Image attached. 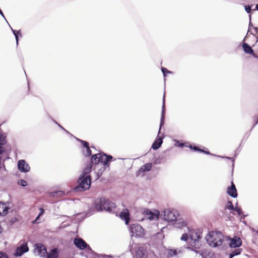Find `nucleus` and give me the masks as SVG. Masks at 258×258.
Segmentation results:
<instances>
[{"label": "nucleus", "mask_w": 258, "mask_h": 258, "mask_svg": "<svg viewBox=\"0 0 258 258\" xmlns=\"http://www.w3.org/2000/svg\"><path fill=\"white\" fill-rule=\"evenodd\" d=\"M64 195V192L62 190H58L50 193V196L53 198L61 197Z\"/></svg>", "instance_id": "nucleus-29"}, {"label": "nucleus", "mask_w": 258, "mask_h": 258, "mask_svg": "<svg viewBox=\"0 0 258 258\" xmlns=\"http://www.w3.org/2000/svg\"><path fill=\"white\" fill-rule=\"evenodd\" d=\"M132 236L141 237L144 235V230L142 227L138 224H133L129 227Z\"/></svg>", "instance_id": "nucleus-6"}, {"label": "nucleus", "mask_w": 258, "mask_h": 258, "mask_svg": "<svg viewBox=\"0 0 258 258\" xmlns=\"http://www.w3.org/2000/svg\"><path fill=\"white\" fill-rule=\"evenodd\" d=\"M18 168L22 172L27 173L30 171V167L24 160H20L18 162Z\"/></svg>", "instance_id": "nucleus-12"}, {"label": "nucleus", "mask_w": 258, "mask_h": 258, "mask_svg": "<svg viewBox=\"0 0 258 258\" xmlns=\"http://www.w3.org/2000/svg\"><path fill=\"white\" fill-rule=\"evenodd\" d=\"M252 26H253V25H252V23L250 22V23L249 24V29H250V28H251Z\"/></svg>", "instance_id": "nucleus-47"}, {"label": "nucleus", "mask_w": 258, "mask_h": 258, "mask_svg": "<svg viewBox=\"0 0 258 258\" xmlns=\"http://www.w3.org/2000/svg\"><path fill=\"white\" fill-rule=\"evenodd\" d=\"M165 95H164L163 98V104L162 106V113L161 117L160 123V128L158 132V134L160 133V130L162 126L164 125V118H165Z\"/></svg>", "instance_id": "nucleus-16"}, {"label": "nucleus", "mask_w": 258, "mask_h": 258, "mask_svg": "<svg viewBox=\"0 0 258 258\" xmlns=\"http://www.w3.org/2000/svg\"><path fill=\"white\" fill-rule=\"evenodd\" d=\"M39 210H40V213L38 215V216L36 217V219L35 220V222H36L37 221V220L39 219V217L42 215L44 212V210L42 208H40L39 209Z\"/></svg>", "instance_id": "nucleus-36"}, {"label": "nucleus", "mask_w": 258, "mask_h": 258, "mask_svg": "<svg viewBox=\"0 0 258 258\" xmlns=\"http://www.w3.org/2000/svg\"><path fill=\"white\" fill-rule=\"evenodd\" d=\"M92 168V165L91 163L88 164L86 167L84 169L82 174L80 176L86 177L89 176L88 173L91 171Z\"/></svg>", "instance_id": "nucleus-27"}, {"label": "nucleus", "mask_w": 258, "mask_h": 258, "mask_svg": "<svg viewBox=\"0 0 258 258\" xmlns=\"http://www.w3.org/2000/svg\"><path fill=\"white\" fill-rule=\"evenodd\" d=\"M34 253L35 254L43 256L47 253L45 246L41 243H37L35 245Z\"/></svg>", "instance_id": "nucleus-9"}, {"label": "nucleus", "mask_w": 258, "mask_h": 258, "mask_svg": "<svg viewBox=\"0 0 258 258\" xmlns=\"http://www.w3.org/2000/svg\"><path fill=\"white\" fill-rule=\"evenodd\" d=\"M174 225L176 228H182L184 227H186L187 225L186 221L183 219H178L175 220Z\"/></svg>", "instance_id": "nucleus-22"}, {"label": "nucleus", "mask_w": 258, "mask_h": 258, "mask_svg": "<svg viewBox=\"0 0 258 258\" xmlns=\"http://www.w3.org/2000/svg\"><path fill=\"white\" fill-rule=\"evenodd\" d=\"M78 185L74 187L75 192H81L89 188L91 185L90 176L86 177L80 176L78 180Z\"/></svg>", "instance_id": "nucleus-3"}, {"label": "nucleus", "mask_w": 258, "mask_h": 258, "mask_svg": "<svg viewBox=\"0 0 258 258\" xmlns=\"http://www.w3.org/2000/svg\"><path fill=\"white\" fill-rule=\"evenodd\" d=\"M203 152V153H206V154H210V152H208V151H204V152Z\"/></svg>", "instance_id": "nucleus-49"}, {"label": "nucleus", "mask_w": 258, "mask_h": 258, "mask_svg": "<svg viewBox=\"0 0 258 258\" xmlns=\"http://www.w3.org/2000/svg\"><path fill=\"white\" fill-rule=\"evenodd\" d=\"M58 256L57 248H53L47 254L46 258H57Z\"/></svg>", "instance_id": "nucleus-25"}, {"label": "nucleus", "mask_w": 258, "mask_h": 258, "mask_svg": "<svg viewBox=\"0 0 258 258\" xmlns=\"http://www.w3.org/2000/svg\"><path fill=\"white\" fill-rule=\"evenodd\" d=\"M183 252V250L180 249H170L168 250V255L169 256H177Z\"/></svg>", "instance_id": "nucleus-23"}, {"label": "nucleus", "mask_w": 258, "mask_h": 258, "mask_svg": "<svg viewBox=\"0 0 258 258\" xmlns=\"http://www.w3.org/2000/svg\"><path fill=\"white\" fill-rule=\"evenodd\" d=\"M175 142H176V143H179V141H176Z\"/></svg>", "instance_id": "nucleus-52"}, {"label": "nucleus", "mask_w": 258, "mask_h": 258, "mask_svg": "<svg viewBox=\"0 0 258 258\" xmlns=\"http://www.w3.org/2000/svg\"><path fill=\"white\" fill-rule=\"evenodd\" d=\"M249 19H251V15L249 16Z\"/></svg>", "instance_id": "nucleus-53"}, {"label": "nucleus", "mask_w": 258, "mask_h": 258, "mask_svg": "<svg viewBox=\"0 0 258 258\" xmlns=\"http://www.w3.org/2000/svg\"><path fill=\"white\" fill-rule=\"evenodd\" d=\"M178 216V212L175 210L165 209L162 211L160 217L168 222L173 223Z\"/></svg>", "instance_id": "nucleus-5"}, {"label": "nucleus", "mask_w": 258, "mask_h": 258, "mask_svg": "<svg viewBox=\"0 0 258 258\" xmlns=\"http://www.w3.org/2000/svg\"><path fill=\"white\" fill-rule=\"evenodd\" d=\"M0 15H1V16H2L4 18H5V19L6 20V18H5V17L4 15V14H3V12L2 11V10H1V11H0Z\"/></svg>", "instance_id": "nucleus-45"}, {"label": "nucleus", "mask_w": 258, "mask_h": 258, "mask_svg": "<svg viewBox=\"0 0 258 258\" xmlns=\"http://www.w3.org/2000/svg\"><path fill=\"white\" fill-rule=\"evenodd\" d=\"M0 258H10V257L6 252L0 251Z\"/></svg>", "instance_id": "nucleus-34"}, {"label": "nucleus", "mask_w": 258, "mask_h": 258, "mask_svg": "<svg viewBox=\"0 0 258 258\" xmlns=\"http://www.w3.org/2000/svg\"><path fill=\"white\" fill-rule=\"evenodd\" d=\"M113 158L111 155H107L101 153L93 155L91 159L92 164H97L99 163H102L104 165L109 166L108 162Z\"/></svg>", "instance_id": "nucleus-4"}, {"label": "nucleus", "mask_w": 258, "mask_h": 258, "mask_svg": "<svg viewBox=\"0 0 258 258\" xmlns=\"http://www.w3.org/2000/svg\"><path fill=\"white\" fill-rule=\"evenodd\" d=\"M242 249L241 248H237L232 251L229 255V258H232L235 255H239L241 253Z\"/></svg>", "instance_id": "nucleus-30"}, {"label": "nucleus", "mask_w": 258, "mask_h": 258, "mask_svg": "<svg viewBox=\"0 0 258 258\" xmlns=\"http://www.w3.org/2000/svg\"><path fill=\"white\" fill-rule=\"evenodd\" d=\"M129 250L131 252H132V249H133V245H132L131 244L129 246Z\"/></svg>", "instance_id": "nucleus-44"}, {"label": "nucleus", "mask_w": 258, "mask_h": 258, "mask_svg": "<svg viewBox=\"0 0 258 258\" xmlns=\"http://www.w3.org/2000/svg\"><path fill=\"white\" fill-rule=\"evenodd\" d=\"M14 35H15V38H16V44L17 45L18 44V41H19V39H18V38L19 37H22V34L21 33V31L20 30H18V31H16L15 30H14L11 27V26L9 25Z\"/></svg>", "instance_id": "nucleus-28"}, {"label": "nucleus", "mask_w": 258, "mask_h": 258, "mask_svg": "<svg viewBox=\"0 0 258 258\" xmlns=\"http://www.w3.org/2000/svg\"><path fill=\"white\" fill-rule=\"evenodd\" d=\"M77 140L82 144L84 148V149L83 150L84 155L85 156H90L91 155V150L90 149L89 143L86 141L80 139H78Z\"/></svg>", "instance_id": "nucleus-13"}, {"label": "nucleus", "mask_w": 258, "mask_h": 258, "mask_svg": "<svg viewBox=\"0 0 258 258\" xmlns=\"http://www.w3.org/2000/svg\"><path fill=\"white\" fill-rule=\"evenodd\" d=\"M254 123L252 126L253 127L256 124L258 123V117H255L254 119Z\"/></svg>", "instance_id": "nucleus-41"}, {"label": "nucleus", "mask_w": 258, "mask_h": 258, "mask_svg": "<svg viewBox=\"0 0 258 258\" xmlns=\"http://www.w3.org/2000/svg\"><path fill=\"white\" fill-rule=\"evenodd\" d=\"M29 250L27 244L26 242H23L20 246H18L15 255L17 256H20L23 255L24 253Z\"/></svg>", "instance_id": "nucleus-11"}, {"label": "nucleus", "mask_w": 258, "mask_h": 258, "mask_svg": "<svg viewBox=\"0 0 258 258\" xmlns=\"http://www.w3.org/2000/svg\"><path fill=\"white\" fill-rule=\"evenodd\" d=\"M227 193L232 198H235L237 197V190L233 182H232L231 185L227 188Z\"/></svg>", "instance_id": "nucleus-17"}, {"label": "nucleus", "mask_w": 258, "mask_h": 258, "mask_svg": "<svg viewBox=\"0 0 258 258\" xmlns=\"http://www.w3.org/2000/svg\"><path fill=\"white\" fill-rule=\"evenodd\" d=\"M135 256L136 258H146L147 256V251L143 248L140 247L136 250Z\"/></svg>", "instance_id": "nucleus-19"}, {"label": "nucleus", "mask_w": 258, "mask_h": 258, "mask_svg": "<svg viewBox=\"0 0 258 258\" xmlns=\"http://www.w3.org/2000/svg\"><path fill=\"white\" fill-rule=\"evenodd\" d=\"M230 243L229 245L231 247L236 248L239 247L242 244L241 239L237 236H235L232 238H230Z\"/></svg>", "instance_id": "nucleus-15"}, {"label": "nucleus", "mask_w": 258, "mask_h": 258, "mask_svg": "<svg viewBox=\"0 0 258 258\" xmlns=\"http://www.w3.org/2000/svg\"><path fill=\"white\" fill-rule=\"evenodd\" d=\"M17 221V219L16 217H14V218H12L9 220V222H10L11 225H12V224H14Z\"/></svg>", "instance_id": "nucleus-39"}, {"label": "nucleus", "mask_w": 258, "mask_h": 258, "mask_svg": "<svg viewBox=\"0 0 258 258\" xmlns=\"http://www.w3.org/2000/svg\"><path fill=\"white\" fill-rule=\"evenodd\" d=\"M152 167V164L151 163H148L145 164L140 167V168L139 169V171L141 172L149 171L151 169Z\"/></svg>", "instance_id": "nucleus-24"}, {"label": "nucleus", "mask_w": 258, "mask_h": 258, "mask_svg": "<svg viewBox=\"0 0 258 258\" xmlns=\"http://www.w3.org/2000/svg\"><path fill=\"white\" fill-rule=\"evenodd\" d=\"M18 184L22 186H26L27 185V182L23 179L20 180L18 181Z\"/></svg>", "instance_id": "nucleus-35"}, {"label": "nucleus", "mask_w": 258, "mask_h": 258, "mask_svg": "<svg viewBox=\"0 0 258 258\" xmlns=\"http://www.w3.org/2000/svg\"><path fill=\"white\" fill-rule=\"evenodd\" d=\"M105 257H111L110 255H104Z\"/></svg>", "instance_id": "nucleus-50"}, {"label": "nucleus", "mask_w": 258, "mask_h": 258, "mask_svg": "<svg viewBox=\"0 0 258 258\" xmlns=\"http://www.w3.org/2000/svg\"><path fill=\"white\" fill-rule=\"evenodd\" d=\"M163 136L158 137L152 145V148L154 150H157L163 143Z\"/></svg>", "instance_id": "nucleus-21"}, {"label": "nucleus", "mask_w": 258, "mask_h": 258, "mask_svg": "<svg viewBox=\"0 0 258 258\" xmlns=\"http://www.w3.org/2000/svg\"><path fill=\"white\" fill-rule=\"evenodd\" d=\"M257 234H258V231H257Z\"/></svg>", "instance_id": "nucleus-54"}, {"label": "nucleus", "mask_w": 258, "mask_h": 258, "mask_svg": "<svg viewBox=\"0 0 258 258\" xmlns=\"http://www.w3.org/2000/svg\"><path fill=\"white\" fill-rule=\"evenodd\" d=\"M145 213L147 215H149L148 218L150 220L158 219L160 215L159 212L158 211H156L155 212H152L150 210H147Z\"/></svg>", "instance_id": "nucleus-20"}, {"label": "nucleus", "mask_w": 258, "mask_h": 258, "mask_svg": "<svg viewBox=\"0 0 258 258\" xmlns=\"http://www.w3.org/2000/svg\"><path fill=\"white\" fill-rule=\"evenodd\" d=\"M189 237L188 232L187 233H184L180 237V240L182 241H186Z\"/></svg>", "instance_id": "nucleus-33"}, {"label": "nucleus", "mask_w": 258, "mask_h": 258, "mask_svg": "<svg viewBox=\"0 0 258 258\" xmlns=\"http://www.w3.org/2000/svg\"><path fill=\"white\" fill-rule=\"evenodd\" d=\"M161 70H162V72L164 77L166 75V73H171V72H170L166 68H164V67L162 68Z\"/></svg>", "instance_id": "nucleus-37"}, {"label": "nucleus", "mask_w": 258, "mask_h": 258, "mask_svg": "<svg viewBox=\"0 0 258 258\" xmlns=\"http://www.w3.org/2000/svg\"><path fill=\"white\" fill-rule=\"evenodd\" d=\"M237 205H238V204L236 203V206L235 207L233 211H236L238 215H241L242 213V210L241 209V208L240 207H238Z\"/></svg>", "instance_id": "nucleus-31"}, {"label": "nucleus", "mask_w": 258, "mask_h": 258, "mask_svg": "<svg viewBox=\"0 0 258 258\" xmlns=\"http://www.w3.org/2000/svg\"><path fill=\"white\" fill-rule=\"evenodd\" d=\"M184 144H182V143H180L179 144V145H178L177 146L179 147H182L183 146Z\"/></svg>", "instance_id": "nucleus-46"}, {"label": "nucleus", "mask_w": 258, "mask_h": 258, "mask_svg": "<svg viewBox=\"0 0 258 258\" xmlns=\"http://www.w3.org/2000/svg\"><path fill=\"white\" fill-rule=\"evenodd\" d=\"M74 243L77 247L82 250L85 249L88 247L90 248L88 244L81 238H75L74 240Z\"/></svg>", "instance_id": "nucleus-10"}, {"label": "nucleus", "mask_w": 258, "mask_h": 258, "mask_svg": "<svg viewBox=\"0 0 258 258\" xmlns=\"http://www.w3.org/2000/svg\"><path fill=\"white\" fill-rule=\"evenodd\" d=\"M256 9L258 11V4L256 5Z\"/></svg>", "instance_id": "nucleus-51"}, {"label": "nucleus", "mask_w": 258, "mask_h": 258, "mask_svg": "<svg viewBox=\"0 0 258 258\" xmlns=\"http://www.w3.org/2000/svg\"><path fill=\"white\" fill-rule=\"evenodd\" d=\"M10 210V208L6 203L0 202V216H6Z\"/></svg>", "instance_id": "nucleus-18"}, {"label": "nucleus", "mask_w": 258, "mask_h": 258, "mask_svg": "<svg viewBox=\"0 0 258 258\" xmlns=\"http://www.w3.org/2000/svg\"><path fill=\"white\" fill-rule=\"evenodd\" d=\"M222 158H227V159H229L230 160H232V166L233 167L234 166V160L232 158H229V157H222Z\"/></svg>", "instance_id": "nucleus-42"}, {"label": "nucleus", "mask_w": 258, "mask_h": 258, "mask_svg": "<svg viewBox=\"0 0 258 258\" xmlns=\"http://www.w3.org/2000/svg\"><path fill=\"white\" fill-rule=\"evenodd\" d=\"M119 217L125 221L126 225H128L130 220L129 211L127 209H124L119 214Z\"/></svg>", "instance_id": "nucleus-14"}, {"label": "nucleus", "mask_w": 258, "mask_h": 258, "mask_svg": "<svg viewBox=\"0 0 258 258\" xmlns=\"http://www.w3.org/2000/svg\"><path fill=\"white\" fill-rule=\"evenodd\" d=\"M189 148L190 149H192L194 151H199V152H204V150H202V149H199L198 147H196V146H194V147H192V146H189Z\"/></svg>", "instance_id": "nucleus-38"}, {"label": "nucleus", "mask_w": 258, "mask_h": 258, "mask_svg": "<svg viewBox=\"0 0 258 258\" xmlns=\"http://www.w3.org/2000/svg\"><path fill=\"white\" fill-rule=\"evenodd\" d=\"M242 47H243L244 51L245 53L250 54L253 53V49L247 43H243L242 45Z\"/></svg>", "instance_id": "nucleus-26"}, {"label": "nucleus", "mask_w": 258, "mask_h": 258, "mask_svg": "<svg viewBox=\"0 0 258 258\" xmlns=\"http://www.w3.org/2000/svg\"><path fill=\"white\" fill-rule=\"evenodd\" d=\"M245 10L247 13H250L251 12V7L249 6H245Z\"/></svg>", "instance_id": "nucleus-40"}, {"label": "nucleus", "mask_w": 258, "mask_h": 258, "mask_svg": "<svg viewBox=\"0 0 258 258\" xmlns=\"http://www.w3.org/2000/svg\"><path fill=\"white\" fill-rule=\"evenodd\" d=\"M94 207L97 211L103 210L111 212L116 208L114 203L104 198L97 199L94 201Z\"/></svg>", "instance_id": "nucleus-2"}, {"label": "nucleus", "mask_w": 258, "mask_h": 258, "mask_svg": "<svg viewBox=\"0 0 258 258\" xmlns=\"http://www.w3.org/2000/svg\"><path fill=\"white\" fill-rule=\"evenodd\" d=\"M208 244L211 247H216L221 245L224 240L222 233L219 231H211L205 237Z\"/></svg>", "instance_id": "nucleus-1"}, {"label": "nucleus", "mask_w": 258, "mask_h": 258, "mask_svg": "<svg viewBox=\"0 0 258 258\" xmlns=\"http://www.w3.org/2000/svg\"><path fill=\"white\" fill-rule=\"evenodd\" d=\"M56 124L58 125L61 128H62L64 131H65L68 134H70L69 132L66 130L63 127H62L60 125L58 124L56 121H54Z\"/></svg>", "instance_id": "nucleus-43"}, {"label": "nucleus", "mask_w": 258, "mask_h": 258, "mask_svg": "<svg viewBox=\"0 0 258 258\" xmlns=\"http://www.w3.org/2000/svg\"><path fill=\"white\" fill-rule=\"evenodd\" d=\"M187 230L188 231L189 237L191 240H200L202 238V231L201 229H190L187 227Z\"/></svg>", "instance_id": "nucleus-8"}, {"label": "nucleus", "mask_w": 258, "mask_h": 258, "mask_svg": "<svg viewBox=\"0 0 258 258\" xmlns=\"http://www.w3.org/2000/svg\"><path fill=\"white\" fill-rule=\"evenodd\" d=\"M202 243L200 240H191L189 246L186 248L191 251L195 252L196 253L203 254V251L201 250Z\"/></svg>", "instance_id": "nucleus-7"}, {"label": "nucleus", "mask_w": 258, "mask_h": 258, "mask_svg": "<svg viewBox=\"0 0 258 258\" xmlns=\"http://www.w3.org/2000/svg\"><path fill=\"white\" fill-rule=\"evenodd\" d=\"M254 30H255V32L257 33V31H258V28L254 27Z\"/></svg>", "instance_id": "nucleus-48"}, {"label": "nucleus", "mask_w": 258, "mask_h": 258, "mask_svg": "<svg viewBox=\"0 0 258 258\" xmlns=\"http://www.w3.org/2000/svg\"><path fill=\"white\" fill-rule=\"evenodd\" d=\"M234 208L235 207H234V206L233 205V204L231 201H229L226 206V208L228 210H233Z\"/></svg>", "instance_id": "nucleus-32"}]
</instances>
